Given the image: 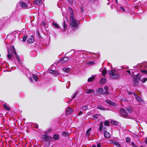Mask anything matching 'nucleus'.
Returning <instances> with one entry per match:
<instances>
[{
	"instance_id": "1",
	"label": "nucleus",
	"mask_w": 147,
	"mask_h": 147,
	"mask_svg": "<svg viewBox=\"0 0 147 147\" xmlns=\"http://www.w3.org/2000/svg\"><path fill=\"white\" fill-rule=\"evenodd\" d=\"M72 12L71 16L70 17V27L71 28H73V29L76 28L78 25V23L77 21L74 18V15L73 11L71 9Z\"/></svg>"
},
{
	"instance_id": "2",
	"label": "nucleus",
	"mask_w": 147,
	"mask_h": 147,
	"mask_svg": "<svg viewBox=\"0 0 147 147\" xmlns=\"http://www.w3.org/2000/svg\"><path fill=\"white\" fill-rule=\"evenodd\" d=\"M20 3V6L23 8H28L32 6L31 3L28 1L27 2L23 1V0Z\"/></svg>"
},
{
	"instance_id": "3",
	"label": "nucleus",
	"mask_w": 147,
	"mask_h": 147,
	"mask_svg": "<svg viewBox=\"0 0 147 147\" xmlns=\"http://www.w3.org/2000/svg\"><path fill=\"white\" fill-rule=\"evenodd\" d=\"M109 74L110 75L111 78L113 79L119 78V76L117 71L116 70H112L109 72Z\"/></svg>"
},
{
	"instance_id": "4",
	"label": "nucleus",
	"mask_w": 147,
	"mask_h": 147,
	"mask_svg": "<svg viewBox=\"0 0 147 147\" xmlns=\"http://www.w3.org/2000/svg\"><path fill=\"white\" fill-rule=\"evenodd\" d=\"M48 72L49 73L53 74L55 77L57 76L59 74L57 71H55L51 69L48 70Z\"/></svg>"
},
{
	"instance_id": "5",
	"label": "nucleus",
	"mask_w": 147,
	"mask_h": 147,
	"mask_svg": "<svg viewBox=\"0 0 147 147\" xmlns=\"http://www.w3.org/2000/svg\"><path fill=\"white\" fill-rule=\"evenodd\" d=\"M120 113L121 115L123 117H125L127 116V114L125 110L123 109H122L120 111Z\"/></svg>"
},
{
	"instance_id": "6",
	"label": "nucleus",
	"mask_w": 147,
	"mask_h": 147,
	"mask_svg": "<svg viewBox=\"0 0 147 147\" xmlns=\"http://www.w3.org/2000/svg\"><path fill=\"white\" fill-rule=\"evenodd\" d=\"M42 137L44 140L47 141H52L53 138L52 137L47 135H43Z\"/></svg>"
},
{
	"instance_id": "7",
	"label": "nucleus",
	"mask_w": 147,
	"mask_h": 147,
	"mask_svg": "<svg viewBox=\"0 0 147 147\" xmlns=\"http://www.w3.org/2000/svg\"><path fill=\"white\" fill-rule=\"evenodd\" d=\"M133 95L134 96L136 100L140 102H143V100L139 96H138L135 93H133Z\"/></svg>"
},
{
	"instance_id": "8",
	"label": "nucleus",
	"mask_w": 147,
	"mask_h": 147,
	"mask_svg": "<svg viewBox=\"0 0 147 147\" xmlns=\"http://www.w3.org/2000/svg\"><path fill=\"white\" fill-rule=\"evenodd\" d=\"M72 111L73 110L69 107H68L67 109L66 110V114L67 115H70Z\"/></svg>"
},
{
	"instance_id": "9",
	"label": "nucleus",
	"mask_w": 147,
	"mask_h": 147,
	"mask_svg": "<svg viewBox=\"0 0 147 147\" xmlns=\"http://www.w3.org/2000/svg\"><path fill=\"white\" fill-rule=\"evenodd\" d=\"M34 41L33 36L32 35L30 36L29 39L27 40V42L29 43H31L34 42Z\"/></svg>"
},
{
	"instance_id": "10",
	"label": "nucleus",
	"mask_w": 147,
	"mask_h": 147,
	"mask_svg": "<svg viewBox=\"0 0 147 147\" xmlns=\"http://www.w3.org/2000/svg\"><path fill=\"white\" fill-rule=\"evenodd\" d=\"M13 51L15 54V55L16 57V59L18 60V61H19V62H20L21 60L19 58V56L17 54V53L15 51V49L14 48H13Z\"/></svg>"
},
{
	"instance_id": "11",
	"label": "nucleus",
	"mask_w": 147,
	"mask_h": 147,
	"mask_svg": "<svg viewBox=\"0 0 147 147\" xmlns=\"http://www.w3.org/2000/svg\"><path fill=\"white\" fill-rule=\"evenodd\" d=\"M33 2L34 4L37 5H40L42 3L41 0H35Z\"/></svg>"
},
{
	"instance_id": "12",
	"label": "nucleus",
	"mask_w": 147,
	"mask_h": 147,
	"mask_svg": "<svg viewBox=\"0 0 147 147\" xmlns=\"http://www.w3.org/2000/svg\"><path fill=\"white\" fill-rule=\"evenodd\" d=\"M7 57L9 59H12V55L9 50H8V54L7 55Z\"/></svg>"
},
{
	"instance_id": "13",
	"label": "nucleus",
	"mask_w": 147,
	"mask_h": 147,
	"mask_svg": "<svg viewBox=\"0 0 147 147\" xmlns=\"http://www.w3.org/2000/svg\"><path fill=\"white\" fill-rule=\"evenodd\" d=\"M105 102L108 104H109L110 105H112L113 106H115V103L113 102L110 100H107L105 101Z\"/></svg>"
},
{
	"instance_id": "14",
	"label": "nucleus",
	"mask_w": 147,
	"mask_h": 147,
	"mask_svg": "<svg viewBox=\"0 0 147 147\" xmlns=\"http://www.w3.org/2000/svg\"><path fill=\"white\" fill-rule=\"evenodd\" d=\"M69 58L67 57H64L61 59V61L62 62H66L69 61Z\"/></svg>"
},
{
	"instance_id": "15",
	"label": "nucleus",
	"mask_w": 147,
	"mask_h": 147,
	"mask_svg": "<svg viewBox=\"0 0 147 147\" xmlns=\"http://www.w3.org/2000/svg\"><path fill=\"white\" fill-rule=\"evenodd\" d=\"M104 135L105 137L107 138H109L110 137L111 134L107 131H105L104 132Z\"/></svg>"
},
{
	"instance_id": "16",
	"label": "nucleus",
	"mask_w": 147,
	"mask_h": 147,
	"mask_svg": "<svg viewBox=\"0 0 147 147\" xmlns=\"http://www.w3.org/2000/svg\"><path fill=\"white\" fill-rule=\"evenodd\" d=\"M96 75L95 76H92V77L89 78L88 80V82H91L93 81Z\"/></svg>"
},
{
	"instance_id": "17",
	"label": "nucleus",
	"mask_w": 147,
	"mask_h": 147,
	"mask_svg": "<svg viewBox=\"0 0 147 147\" xmlns=\"http://www.w3.org/2000/svg\"><path fill=\"white\" fill-rule=\"evenodd\" d=\"M114 139H113V140L112 142L116 146L118 147H119L120 146V144L117 142H116L114 140Z\"/></svg>"
},
{
	"instance_id": "18",
	"label": "nucleus",
	"mask_w": 147,
	"mask_h": 147,
	"mask_svg": "<svg viewBox=\"0 0 147 147\" xmlns=\"http://www.w3.org/2000/svg\"><path fill=\"white\" fill-rule=\"evenodd\" d=\"M63 31H65V30L67 29V25L65 24V21L63 22Z\"/></svg>"
},
{
	"instance_id": "19",
	"label": "nucleus",
	"mask_w": 147,
	"mask_h": 147,
	"mask_svg": "<svg viewBox=\"0 0 147 147\" xmlns=\"http://www.w3.org/2000/svg\"><path fill=\"white\" fill-rule=\"evenodd\" d=\"M106 82V79L105 78H102L100 81V83L101 84H103Z\"/></svg>"
},
{
	"instance_id": "20",
	"label": "nucleus",
	"mask_w": 147,
	"mask_h": 147,
	"mask_svg": "<svg viewBox=\"0 0 147 147\" xmlns=\"http://www.w3.org/2000/svg\"><path fill=\"white\" fill-rule=\"evenodd\" d=\"M103 123L102 122H100V126L99 128V130L100 131H102L103 129H104L103 128Z\"/></svg>"
},
{
	"instance_id": "21",
	"label": "nucleus",
	"mask_w": 147,
	"mask_h": 147,
	"mask_svg": "<svg viewBox=\"0 0 147 147\" xmlns=\"http://www.w3.org/2000/svg\"><path fill=\"white\" fill-rule=\"evenodd\" d=\"M102 75L104 76H105V75L107 74V72L106 70L103 69L102 71Z\"/></svg>"
},
{
	"instance_id": "22",
	"label": "nucleus",
	"mask_w": 147,
	"mask_h": 147,
	"mask_svg": "<svg viewBox=\"0 0 147 147\" xmlns=\"http://www.w3.org/2000/svg\"><path fill=\"white\" fill-rule=\"evenodd\" d=\"M52 25L54 27L57 28H59V25L56 23L54 22H53Z\"/></svg>"
},
{
	"instance_id": "23",
	"label": "nucleus",
	"mask_w": 147,
	"mask_h": 147,
	"mask_svg": "<svg viewBox=\"0 0 147 147\" xmlns=\"http://www.w3.org/2000/svg\"><path fill=\"white\" fill-rule=\"evenodd\" d=\"M63 71L65 72L68 73L70 71V69L68 68H65L63 69Z\"/></svg>"
},
{
	"instance_id": "24",
	"label": "nucleus",
	"mask_w": 147,
	"mask_h": 147,
	"mask_svg": "<svg viewBox=\"0 0 147 147\" xmlns=\"http://www.w3.org/2000/svg\"><path fill=\"white\" fill-rule=\"evenodd\" d=\"M97 108L102 110H105V108L101 106H98L97 107Z\"/></svg>"
},
{
	"instance_id": "25",
	"label": "nucleus",
	"mask_w": 147,
	"mask_h": 147,
	"mask_svg": "<svg viewBox=\"0 0 147 147\" xmlns=\"http://www.w3.org/2000/svg\"><path fill=\"white\" fill-rule=\"evenodd\" d=\"M33 77L34 79L36 81H37L38 79H37V76L36 74H33Z\"/></svg>"
},
{
	"instance_id": "26",
	"label": "nucleus",
	"mask_w": 147,
	"mask_h": 147,
	"mask_svg": "<svg viewBox=\"0 0 147 147\" xmlns=\"http://www.w3.org/2000/svg\"><path fill=\"white\" fill-rule=\"evenodd\" d=\"M53 137L54 139L56 140L59 138V136L58 135L55 134L54 135Z\"/></svg>"
},
{
	"instance_id": "27",
	"label": "nucleus",
	"mask_w": 147,
	"mask_h": 147,
	"mask_svg": "<svg viewBox=\"0 0 147 147\" xmlns=\"http://www.w3.org/2000/svg\"><path fill=\"white\" fill-rule=\"evenodd\" d=\"M111 124L115 125H116L118 124V122L117 121H111Z\"/></svg>"
},
{
	"instance_id": "28",
	"label": "nucleus",
	"mask_w": 147,
	"mask_h": 147,
	"mask_svg": "<svg viewBox=\"0 0 147 147\" xmlns=\"http://www.w3.org/2000/svg\"><path fill=\"white\" fill-rule=\"evenodd\" d=\"M93 90H92L91 89H87L86 91V93H91L92 92H93Z\"/></svg>"
},
{
	"instance_id": "29",
	"label": "nucleus",
	"mask_w": 147,
	"mask_h": 147,
	"mask_svg": "<svg viewBox=\"0 0 147 147\" xmlns=\"http://www.w3.org/2000/svg\"><path fill=\"white\" fill-rule=\"evenodd\" d=\"M3 107L6 110H9V108L6 105L4 104L3 105Z\"/></svg>"
},
{
	"instance_id": "30",
	"label": "nucleus",
	"mask_w": 147,
	"mask_h": 147,
	"mask_svg": "<svg viewBox=\"0 0 147 147\" xmlns=\"http://www.w3.org/2000/svg\"><path fill=\"white\" fill-rule=\"evenodd\" d=\"M147 80V78H144L141 80V81L143 83H144Z\"/></svg>"
},
{
	"instance_id": "31",
	"label": "nucleus",
	"mask_w": 147,
	"mask_h": 147,
	"mask_svg": "<svg viewBox=\"0 0 147 147\" xmlns=\"http://www.w3.org/2000/svg\"><path fill=\"white\" fill-rule=\"evenodd\" d=\"M88 107L87 105H85L83 106L82 107V109L84 111H86L88 109Z\"/></svg>"
},
{
	"instance_id": "32",
	"label": "nucleus",
	"mask_w": 147,
	"mask_h": 147,
	"mask_svg": "<svg viewBox=\"0 0 147 147\" xmlns=\"http://www.w3.org/2000/svg\"><path fill=\"white\" fill-rule=\"evenodd\" d=\"M109 122L108 121H106L104 122V125L106 126H109Z\"/></svg>"
},
{
	"instance_id": "33",
	"label": "nucleus",
	"mask_w": 147,
	"mask_h": 147,
	"mask_svg": "<svg viewBox=\"0 0 147 147\" xmlns=\"http://www.w3.org/2000/svg\"><path fill=\"white\" fill-rule=\"evenodd\" d=\"M91 129V128L88 129L86 131V134L88 136H89V135L90 134V131Z\"/></svg>"
},
{
	"instance_id": "34",
	"label": "nucleus",
	"mask_w": 147,
	"mask_h": 147,
	"mask_svg": "<svg viewBox=\"0 0 147 147\" xmlns=\"http://www.w3.org/2000/svg\"><path fill=\"white\" fill-rule=\"evenodd\" d=\"M120 11H121L122 12H125L126 10L122 7H120L119 9Z\"/></svg>"
},
{
	"instance_id": "35",
	"label": "nucleus",
	"mask_w": 147,
	"mask_h": 147,
	"mask_svg": "<svg viewBox=\"0 0 147 147\" xmlns=\"http://www.w3.org/2000/svg\"><path fill=\"white\" fill-rule=\"evenodd\" d=\"M100 115L99 114H94L93 115L92 117L94 118H97Z\"/></svg>"
},
{
	"instance_id": "36",
	"label": "nucleus",
	"mask_w": 147,
	"mask_h": 147,
	"mask_svg": "<svg viewBox=\"0 0 147 147\" xmlns=\"http://www.w3.org/2000/svg\"><path fill=\"white\" fill-rule=\"evenodd\" d=\"M125 140L127 143L129 142L130 141V138L128 137H127L125 138Z\"/></svg>"
},
{
	"instance_id": "37",
	"label": "nucleus",
	"mask_w": 147,
	"mask_h": 147,
	"mask_svg": "<svg viewBox=\"0 0 147 147\" xmlns=\"http://www.w3.org/2000/svg\"><path fill=\"white\" fill-rule=\"evenodd\" d=\"M27 38V36L26 35L24 36L23 38V41L24 42L26 41Z\"/></svg>"
},
{
	"instance_id": "38",
	"label": "nucleus",
	"mask_w": 147,
	"mask_h": 147,
	"mask_svg": "<svg viewBox=\"0 0 147 147\" xmlns=\"http://www.w3.org/2000/svg\"><path fill=\"white\" fill-rule=\"evenodd\" d=\"M136 77V79L137 80H140L141 78L140 76L138 74L137 75Z\"/></svg>"
},
{
	"instance_id": "39",
	"label": "nucleus",
	"mask_w": 147,
	"mask_h": 147,
	"mask_svg": "<svg viewBox=\"0 0 147 147\" xmlns=\"http://www.w3.org/2000/svg\"><path fill=\"white\" fill-rule=\"evenodd\" d=\"M141 72L144 74H147V70H141Z\"/></svg>"
},
{
	"instance_id": "40",
	"label": "nucleus",
	"mask_w": 147,
	"mask_h": 147,
	"mask_svg": "<svg viewBox=\"0 0 147 147\" xmlns=\"http://www.w3.org/2000/svg\"><path fill=\"white\" fill-rule=\"evenodd\" d=\"M104 89L106 91V92H107V91L108 90V87L107 86H105L104 88Z\"/></svg>"
},
{
	"instance_id": "41",
	"label": "nucleus",
	"mask_w": 147,
	"mask_h": 147,
	"mask_svg": "<svg viewBox=\"0 0 147 147\" xmlns=\"http://www.w3.org/2000/svg\"><path fill=\"white\" fill-rule=\"evenodd\" d=\"M77 94V93L75 92L72 98L73 99H74V98H75L76 94Z\"/></svg>"
},
{
	"instance_id": "42",
	"label": "nucleus",
	"mask_w": 147,
	"mask_h": 147,
	"mask_svg": "<svg viewBox=\"0 0 147 147\" xmlns=\"http://www.w3.org/2000/svg\"><path fill=\"white\" fill-rule=\"evenodd\" d=\"M63 135L66 136H67V134L66 132H63Z\"/></svg>"
},
{
	"instance_id": "43",
	"label": "nucleus",
	"mask_w": 147,
	"mask_h": 147,
	"mask_svg": "<svg viewBox=\"0 0 147 147\" xmlns=\"http://www.w3.org/2000/svg\"><path fill=\"white\" fill-rule=\"evenodd\" d=\"M103 91V89L102 88H100L99 89V92H102Z\"/></svg>"
},
{
	"instance_id": "44",
	"label": "nucleus",
	"mask_w": 147,
	"mask_h": 147,
	"mask_svg": "<svg viewBox=\"0 0 147 147\" xmlns=\"http://www.w3.org/2000/svg\"><path fill=\"white\" fill-rule=\"evenodd\" d=\"M97 147H101V145L100 143H99L97 146Z\"/></svg>"
},
{
	"instance_id": "45",
	"label": "nucleus",
	"mask_w": 147,
	"mask_h": 147,
	"mask_svg": "<svg viewBox=\"0 0 147 147\" xmlns=\"http://www.w3.org/2000/svg\"><path fill=\"white\" fill-rule=\"evenodd\" d=\"M145 142L146 144H147V138L145 139Z\"/></svg>"
},
{
	"instance_id": "46",
	"label": "nucleus",
	"mask_w": 147,
	"mask_h": 147,
	"mask_svg": "<svg viewBox=\"0 0 147 147\" xmlns=\"http://www.w3.org/2000/svg\"><path fill=\"white\" fill-rule=\"evenodd\" d=\"M82 113H83L82 112V111H80V112L79 113V114H79V115H80V114H82Z\"/></svg>"
},
{
	"instance_id": "47",
	"label": "nucleus",
	"mask_w": 147,
	"mask_h": 147,
	"mask_svg": "<svg viewBox=\"0 0 147 147\" xmlns=\"http://www.w3.org/2000/svg\"><path fill=\"white\" fill-rule=\"evenodd\" d=\"M127 72L129 73V74H130V71H129V70H127Z\"/></svg>"
},
{
	"instance_id": "48",
	"label": "nucleus",
	"mask_w": 147,
	"mask_h": 147,
	"mask_svg": "<svg viewBox=\"0 0 147 147\" xmlns=\"http://www.w3.org/2000/svg\"><path fill=\"white\" fill-rule=\"evenodd\" d=\"M93 62L92 61H90L89 62H88L89 64H92Z\"/></svg>"
},
{
	"instance_id": "49",
	"label": "nucleus",
	"mask_w": 147,
	"mask_h": 147,
	"mask_svg": "<svg viewBox=\"0 0 147 147\" xmlns=\"http://www.w3.org/2000/svg\"><path fill=\"white\" fill-rule=\"evenodd\" d=\"M68 1L70 3L72 2L73 1V0H68Z\"/></svg>"
},
{
	"instance_id": "50",
	"label": "nucleus",
	"mask_w": 147,
	"mask_h": 147,
	"mask_svg": "<svg viewBox=\"0 0 147 147\" xmlns=\"http://www.w3.org/2000/svg\"><path fill=\"white\" fill-rule=\"evenodd\" d=\"M84 9V7H83L82 6L81 7V9L82 10H83V9Z\"/></svg>"
},
{
	"instance_id": "51",
	"label": "nucleus",
	"mask_w": 147,
	"mask_h": 147,
	"mask_svg": "<svg viewBox=\"0 0 147 147\" xmlns=\"http://www.w3.org/2000/svg\"><path fill=\"white\" fill-rule=\"evenodd\" d=\"M38 127V125L37 124H36V128H37Z\"/></svg>"
},
{
	"instance_id": "52",
	"label": "nucleus",
	"mask_w": 147,
	"mask_h": 147,
	"mask_svg": "<svg viewBox=\"0 0 147 147\" xmlns=\"http://www.w3.org/2000/svg\"><path fill=\"white\" fill-rule=\"evenodd\" d=\"M92 147H96V146L95 144H94L93 145Z\"/></svg>"
},
{
	"instance_id": "53",
	"label": "nucleus",
	"mask_w": 147,
	"mask_h": 147,
	"mask_svg": "<svg viewBox=\"0 0 147 147\" xmlns=\"http://www.w3.org/2000/svg\"><path fill=\"white\" fill-rule=\"evenodd\" d=\"M115 1H116L117 3H118L117 0H115Z\"/></svg>"
},
{
	"instance_id": "54",
	"label": "nucleus",
	"mask_w": 147,
	"mask_h": 147,
	"mask_svg": "<svg viewBox=\"0 0 147 147\" xmlns=\"http://www.w3.org/2000/svg\"><path fill=\"white\" fill-rule=\"evenodd\" d=\"M132 110H130V113H131V112H132Z\"/></svg>"
},
{
	"instance_id": "55",
	"label": "nucleus",
	"mask_w": 147,
	"mask_h": 147,
	"mask_svg": "<svg viewBox=\"0 0 147 147\" xmlns=\"http://www.w3.org/2000/svg\"><path fill=\"white\" fill-rule=\"evenodd\" d=\"M69 83H70V82H67V84H68L69 85Z\"/></svg>"
},
{
	"instance_id": "56",
	"label": "nucleus",
	"mask_w": 147,
	"mask_h": 147,
	"mask_svg": "<svg viewBox=\"0 0 147 147\" xmlns=\"http://www.w3.org/2000/svg\"><path fill=\"white\" fill-rule=\"evenodd\" d=\"M30 80L32 81V78H31L30 79Z\"/></svg>"
},
{
	"instance_id": "57",
	"label": "nucleus",
	"mask_w": 147,
	"mask_h": 147,
	"mask_svg": "<svg viewBox=\"0 0 147 147\" xmlns=\"http://www.w3.org/2000/svg\"><path fill=\"white\" fill-rule=\"evenodd\" d=\"M66 87H67V88H68V87H67V86H66Z\"/></svg>"
},
{
	"instance_id": "58",
	"label": "nucleus",
	"mask_w": 147,
	"mask_h": 147,
	"mask_svg": "<svg viewBox=\"0 0 147 147\" xmlns=\"http://www.w3.org/2000/svg\"><path fill=\"white\" fill-rule=\"evenodd\" d=\"M131 69V70H134V69Z\"/></svg>"
}]
</instances>
